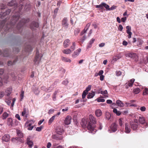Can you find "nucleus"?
Segmentation results:
<instances>
[{"label":"nucleus","instance_id":"c9c22d12","mask_svg":"<svg viewBox=\"0 0 148 148\" xmlns=\"http://www.w3.org/2000/svg\"><path fill=\"white\" fill-rule=\"evenodd\" d=\"M140 91V89L139 88H134L133 90V92L135 94H137Z\"/></svg>","mask_w":148,"mask_h":148},{"label":"nucleus","instance_id":"4be33fe9","mask_svg":"<svg viewBox=\"0 0 148 148\" xmlns=\"http://www.w3.org/2000/svg\"><path fill=\"white\" fill-rule=\"evenodd\" d=\"M95 40V39L93 38L91 39L87 45V49L91 48V47L92 44L93 43Z\"/></svg>","mask_w":148,"mask_h":148},{"label":"nucleus","instance_id":"69168bd1","mask_svg":"<svg viewBox=\"0 0 148 148\" xmlns=\"http://www.w3.org/2000/svg\"><path fill=\"white\" fill-rule=\"evenodd\" d=\"M29 122L27 121L26 122V123L25 124V125H27V126L30 127L31 126V124L30 123H29Z\"/></svg>","mask_w":148,"mask_h":148},{"label":"nucleus","instance_id":"aec40b11","mask_svg":"<svg viewBox=\"0 0 148 148\" xmlns=\"http://www.w3.org/2000/svg\"><path fill=\"white\" fill-rule=\"evenodd\" d=\"M90 23H88L86 25V26L85 27L83 31L81 33V35H82L84 34V33L86 32V31L88 29L89 27H90Z\"/></svg>","mask_w":148,"mask_h":148},{"label":"nucleus","instance_id":"c85d7f7f","mask_svg":"<svg viewBox=\"0 0 148 148\" xmlns=\"http://www.w3.org/2000/svg\"><path fill=\"white\" fill-rule=\"evenodd\" d=\"M7 79L8 78H7L5 79H2L1 78H0V86H1L3 85V82L5 83H7Z\"/></svg>","mask_w":148,"mask_h":148},{"label":"nucleus","instance_id":"4c0bfd02","mask_svg":"<svg viewBox=\"0 0 148 148\" xmlns=\"http://www.w3.org/2000/svg\"><path fill=\"white\" fill-rule=\"evenodd\" d=\"M92 86L91 85H88L86 88V89L85 90H84L85 92H88V91H90L91 88Z\"/></svg>","mask_w":148,"mask_h":148},{"label":"nucleus","instance_id":"f3484780","mask_svg":"<svg viewBox=\"0 0 148 148\" xmlns=\"http://www.w3.org/2000/svg\"><path fill=\"white\" fill-rule=\"evenodd\" d=\"M70 43V40L68 39H67L64 40L63 43V45L64 48L68 47Z\"/></svg>","mask_w":148,"mask_h":148},{"label":"nucleus","instance_id":"f704fd0d","mask_svg":"<svg viewBox=\"0 0 148 148\" xmlns=\"http://www.w3.org/2000/svg\"><path fill=\"white\" fill-rule=\"evenodd\" d=\"M101 94L103 95L105 97H108L107 95L108 92L107 90H105L104 91H101Z\"/></svg>","mask_w":148,"mask_h":148},{"label":"nucleus","instance_id":"6e6552de","mask_svg":"<svg viewBox=\"0 0 148 148\" xmlns=\"http://www.w3.org/2000/svg\"><path fill=\"white\" fill-rule=\"evenodd\" d=\"M27 143L29 147L31 148L32 147L34 143L33 141L30 140V136L28 137L27 138Z\"/></svg>","mask_w":148,"mask_h":148},{"label":"nucleus","instance_id":"7c9ffc66","mask_svg":"<svg viewBox=\"0 0 148 148\" xmlns=\"http://www.w3.org/2000/svg\"><path fill=\"white\" fill-rule=\"evenodd\" d=\"M113 112L116 114V115L118 116H119L121 114V112L117 110V109L116 108H114L113 110Z\"/></svg>","mask_w":148,"mask_h":148},{"label":"nucleus","instance_id":"13d9d810","mask_svg":"<svg viewBox=\"0 0 148 148\" xmlns=\"http://www.w3.org/2000/svg\"><path fill=\"white\" fill-rule=\"evenodd\" d=\"M24 91H22L21 92V93L20 95V96L21 98V99L22 100L23 99L24 97Z\"/></svg>","mask_w":148,"mask_h":148},{"label":"nucleus","instance_id":"39448f33","mask_svg":"<svg viewBox=\"0 0 148 148\" xmlns=\"http://www.w3.org/2000/svg\"><path fill=\"white\" fill-rule=\"evenodd\" d=\"M139 121L140 123L142 124H144L145 127H148V124L145 123V120L144 117L142 116H140L139 119Z\"/></svg>","mask_w":148,"mask_h":148},{"label":"nucleus","instance_id":"09e8293b","mask_svg":"<svg viewBox=\"0 0 148 148\" xmlns=\"http://www.w3.org/2000/svg\"><path fill=\"white\" fill-rule=\"evenodd\" d=\"M6 8V5L4 4H1L0 5V8L1 9H3Z\"/></svg>","mask_w":148,"mask_h":148},{"label":"nucleus","instance_id":"5fc2aeb1","mask_svg":"<svg viewBox=\"0 0 148 148\" xmlns=\"http://www.w3.org/2000/svg\"><path fill=\"white\" fill-rule=\"evenodd\" d=\"M119 124L120 126H122L123 124V121L121 119H120L119 120Z\"/></svg>","mask_w":148,"mask_h":148},{"label":"nucleus","instance_id":"0eeeda50","mask_svg":"<svg viewBox=\"0 0 148 148\" xmlns=\"http://www.w3.org/2000/svg\"><path fill=\"white\" fill-rule=\"evenodd\" d=\"M39 26V25L38 23L35 22H33L32 23L30 27L31 29L34 30H35L36 28H38Z\"/></svg>","mask_w":148,"mask_h":148},{"label":"nucleus","instance_id":"4468645a","mask_svg":"<svg viewBox=\"0 0 148 148\" xmlns=\"http://www.w3.org/2000/svg\"><path fill=\"white\" fill-rule=\"evenodd\" d=\"M56 132L57 133L61 135L64 132V130L62 127L58 126L56 128Z\"/></svg>","mask_w":148,"mask_h":148},{"label":"nucleus","instance_id":"9b49d317","mask_svg":"<svg viewBox=\"0 0 148 148\" xmlns=\"http://www.w3.org/2000/svg\"><path fill=\"white\" fill-rule=\"evenodd\" d=\"M81 49L79 48L75 51L72 55V57L73 58H75L77 57L79 54L81 52Z\"/></svg>","mask_w":148,"mask_h":148},{"label":"nucleus","instance_id":"dca6fc26","mask_svg":"<svg viewBox=\"0 0 148 148\" xmlns=\"http://www.w3.org/2000/svg\"><path fill=\"white\" fill-rule=\"evenodd\" d=\"M117 126L116 124L115 123L111 124L110 127L113 132H115L117 130Z\"/></svg>","mask_w":148,"mask_h":148},{"label":"nucleus","instance_id":"bb28decb","mask_svg":"<svg viewBox=\"0 0 148 148\" xmlns=\"http://www.w3.org/2000/svg\"><path fill=\"white\" fill-rule=\"evenodd\" d=\"M117 105L120 107H123L124 106V104L120 100H117L116 101Z\"/></svg>","mask_w":148,"mask_h":148},{"label":"nucleus","instance_id":"de8ad7c7","mask_svg":"<svg viewBox=\"0 0 148 148\" xmlns=\"http://www.w3.org/2000/svg\"><path fill=\"white\" fill-rule=\"evenodd\" d=\"M103 7H105L107 10H109V5L105 3H104Z\"/></svg>","mask_w":148,"mask_h":148},{"label":"nucleus","instance_id":"c03bdc74","mask_svg":"<svg viewBox=\"0 0 148 148\" xmlns=\"http://www.w3.org/2000/svg\"><path fill=\"white\" fill-rule=\"evenodd\" d=\"M58 93L57 91H55L53 93V101H55L56 100V95Z\"/></svg>","mask_w":148,"mask_h":148},{"label":"nucleus","instance_id":"393cba45","mask_svg":"<svg viewBox=\"0 0 148 148\" xmlns=\"http://www.w3.org/2000/svg\"><path fill=\"white\" fill-rule=\"evenodd\" d=\"M7 124L8 126L11 127L12 126L13 123L12 119L9 118L8 119Z\"/></svg>","mask_w":148,"mask_h":148},{"label":"nucleus","instance_id":"cd10ccee","mask_svg":"<svg viewBox=\"0 0 148 148\" xmlns=\"http://www.w3.org/2000/svg\"><path fill=\"white\" fill-rule=\"evenodd\" d=\"M62 60L63 61L65 62H71V60L70 59L64 57H62Z\"/></svg>","mask_w":148,"mask_h":148},{"label":"nucleus","instance_id":"49530a36","mask_svg":"<svg viewBox=\"0 0 148 148\" xmlns=\"http://www.w3.org/2000/svg\"><path fill=\"white\" fill-rule=\"evenodd\" d=\"M88 93L87 92L84 91L82 94V98L83 99L85 98L86 97V94Z\"/></svg>","mask_w":148,"mask_h":148},{"label":"nucleus","instance_id":"2f4dec72","mask_svg":"<svg viewBox=\"0 0 148 148\" xmlns=\"http://www.w3.org/2000/svg\"><path fill=\"white\" fill-rule=\"evenodd\" d=\"M56 117V115L53 116L49 120L48 123L49 125L51 124L54 120Z\"/></svg>","mask_w":148,"mask_h":148},{"label":"nucleus","instance_id":"8fccbe9b","mask_svg":"<svg viewBox=\"0 0 148 148\" xmlns=\"http://www.w3.org/2000/svg\"><path fill=\"white\" fill-rule=\"evenodd\" d=\"M123 29L122 26L121 25H119L118 27V29L120 31H122Z\"/></svg>","mask_w":148,"mask_h":148},{"label":"nucleus","instance_id":"0e129e2a","mask_svg":"<svg viewBox=\"0 0 148 148\" xmlns=\"http://www.w3.org/2000/svg\"><path fill=\"white\" fill-rule=\"evenodd\" d=\"M15 117L17 118L19 120H21V119L20 118L19 115L18 114H16L15 115Z\"/></svg>","mask_w":148,"mask_h":148},{"label":"nucleus","instance_id":"338daca9","mask_svg":"<svg viewBox=\"0 0 148 148\" xmlns=\"http://www.w3.org/2000/svg\"><path fill=\"white\" fill-rule=\"evenodd\" d=\"M51 145V143L50 142H49L47 143V148H50Z\"/></svg>","mask_w":148,"mask_h":148},{"label":"nucleus","instance_id":"473e14b6","mask_svg":"<svg viewBox=\"0 0 148 148\" xmlns=\"http://www.w3.org/2000/svg\"><path fill=\"white\" fill-rule=\"evenodd\" d=\"M138 127V125L137 123H135L131 125V128L133 130H136Z\"/></svg>","mask_w":148,"mask_h":148},{"label":"nucleus","instance_id":"052dcab7","mask_svg":"<svg viewBox=\"0 0 148 148\" xmlns=\"http://www.w3.org/2000/svg\"><path fill=\"white\" fill-rule=\"evenodd\" d=\"M105 43L104 42L101 43L99 44V47H103L105 45Z\"/></svg>","mask_w":148,"mask_h":148},{"label":"nucleus","instance_id":"9d476101","mask_svg":"<svg viewBox=\"0 0 148 148\" xmlns=\"http://www.w3.org/2000/svg\"><path fill=\"white\" fill-rule=\"evenodd\" d=\"M126 28L127 29L126 32L128 34L127 37L128 38H130L131 37L132 34V32H131V27L129 26H127L126 27Z\"/></svg>","mask_w":148,"mask_h":148},{"label":"nucleus","instance_id":"b1692460","mask_svg":"<svg viewBox=\"0 0 148 148\" xmlns=\"http://www.w3.org/2000/svg\"><path fill=\"white\" fill-rule=\"evenodd\" d=\"M95 93L94 92H89L87 96L88 99H91L95 95Z\"/></svg>","mask_w":148,"mask_h":148},{"label":"nucleus","instance_id":"58836bf2","mask_svg":"<svg viewBox=\"0 0 148 148\" xmlns=\"http://www.w3.org/2000/svg\"><path fill=\"white\" fill-rule=\"evenodd\" d=\"M104 3H103L99 5H96V8H100L101 9H103V8Z\"/></svg>","mask_w":148,"mask_h":148},{"label":"nucleus","instance_id":"3c124183","mask_svg":"<svg viewBox=\"0 0 148 148\" xmlns=\"http://www.w3.org/2000/svg\"><path fill=\"white\" fill-rule=\"evenodd\" d=\"M68 82H69L68 80L66 79L62 82V84L64 85H66L68 84Z\"/></svg>","mask_w":148,"mask_h":148},{"label":"nucleus","instance_id":"2eb2a0df","mask_svg":"<svg viewBox=\"0 0 148 148\" xmlns=\"http://www.w3.org/2000/svg\"><path fill=\"white\" fill-rule=\"evenodd\" d=\"M71 117L69 116H67L64 121L65 124L69 125L70 124L71 122Z\"/></svg>","mask_w":148,"mask_h":148},{"label":"nucleus","instance_id":"5701e85b","mask_svg":"<svg viewBox=\"0 0 148 148\" xmlns=\"http://www.w3.org/2000/svg\"><path fill=\"white\" fill-rule=\"evenodd\" d=\"M95 115L97 117H99L101 116L102 114V112L100 109L97 110L95 112Z\"/></svg>","mask_w":148,"mask_h":148},{"label":"nucleus","instance_id":"a878e982","mask_svg":"<svg viewBox=\"0 0 148 148\" xmlns=\"http://www.w3.org/2000/svg\"><path fill=\"white\" fill-rule=\"evenodd\" d=\"M62 51L64 53L66 54H69L71 52V50L69 49H64L62 50Z\"/></svg>","mask_w":148,"mask_h":148},{"label":"nucleus","instance_id":"7ed1b4c3","mask_svg":"<svg viewBox=\"0 0 148 148\" xmlns=\"http://www.w3.org/2000/svg\"><path fill=\"white\" fill-rule=\"evenodd\" d=\"M42 55L41 54H39L38 51H36V57L34 60V62L36 64H38L39 63L40 61L41 60V58Z\"/></svg>","mask_w":148,"mask_h":148},{"label":"nucleus","instance_id":"bf43d9fd","mask_svg":"<svg viewBox=\"0 0 148 148\" xmlns=\"http://www.w3.org/2000/svg\"><path fill=\"white\" fill-rule=\"evenodd\" d=\"M54 110L53 109H50L48 113L49 114H51L53 113L54 111Z\"/></svg>","mask_w":148,"mask_h":148},{"label":"nucleus","instance_id":"6e6d98bb","mask_svg":"<svg viewBox=\"0 0 148 148\" xmlns=\"http://www.w3.org/2000/svg\"><path fill=\"white\" fill-rule=\"evenodd\" d=\"M140 109L141 111L144 112L145 111L146 108L145 106H142L140 108Z\"/></svg>","mask_w":148,"mask_h":148},{"label":"nucleus","instance_id":"a19ab883","mask_svg":"<svg viewBox=\"0 0 148 148\" xmlns=\"http://www.w3.org/2000/svg\"><path fill=\"white\" fill-rule=\"evenodd\" d=\"M75 42L73 43L71 47V51H74L75 49Z\"/></svg>","mask_w":148,"mask_h":148},{"label":"nucleus","instance_id":"72a5a7b5","mask_svg":"<svg viewBox=\"0 0 148 148\" xmlns=\"http://www.w3.org/2000/svg\"><path fill=\"white\" fill-rule=\"evenodd\" d=\"M16 2L15 0H12L11 1L9 2L8 3V5L9 6H12L15 5Z\"/></svg>","mask_w":148,"mask_h":148},{"label":"nucleus","instance_id":"864d4df0","mask_svg":"<svg viewBox=\"0 0 148 148\" xmlns=\"http://www.w3.org/2000/svg\"><path fill=\"white\" fill-rule=\"evenodd\" d=\"M98 102H104L105 101V100L103 99L102 98H98L97 99Z\"/></svg>","mask_w":148,"mask_h":148},{"label":"nucleus","instance_id":"1a4fd4ad","mask_svg":"<svg viewBox=\"0 0 148 148\" xmlns=\"http://www.w3.org/2000/svg\"><path fill=\"white\" fill-rule=\"evenodd\" d=\"M10 136L8 134H5L2 138V140L3 141L5 142H8L10 141Z\"/></svg>","mask_w":148,"mask_h":148},{"label":"nucleus","instance_id":"f8f14e48","mask_svg":"<svg viewBox=\"0 0 148 148\" xmlns=\"http://www.w3.org/2000/svg\"><path fill=\"white\" fill-rule=\"evenodd\" d=\"M134 81L135 79H132L130 80L128 83H127L125 85L126 88H128L129 87L132 86Z\"/></svg>","mask_w":148,"mask_h":148},{"label":"nucleus","instance_id":"f03ea898","mask_svg":"<svg viewBox=\"0 0 148 148\" xmlns=\"http://www.w3.org/2000/svg\"><path fill=\"white\" fill-rule=\"evenodd\" d=\"M89 118L90 121L87 126L88 132L92 134H94L97 131V130L95 129V124L97 122L95 118L91 114L89 115Z\"/></svg>","mask_w":148,"mask_h":148},{"label":"nucleus","instance_id":"e433bc0d","mask_svg":"<svg viewBox=\"0 0 148 148\" xmlns=\"http://www.w3.org/2000/svg\"><path fill=\"white\" fill-rule=\"evenodd\" d=\"M8 114L6 112H5L2 115V118L3 119H5L8 117Z\"/></svg>","mask_w":148,"mask_h":148},{"label":"nucleus","instance_id":"a211bd4d","mask_svg":"<svg viewBox=\"0 0 148 148\" xmlns=\"http://www.w3.org/2000/svg\"><path fill=\"white\" fill-rule=\"evenodd\" d=\"M125 55V56L127 57L130 58H132L133 57H135L136 56V53H126Z\"/></svg>","mask_w":148,"mask_h":148},{"label":"nucleus","instance_id":"680f3d73","mask_svg":"<svg viewBox=\"0 0 148 148\" xmlns=\"http://www.w3.org/2000/svg\"><path fill=\"white\" fill-rule=\"evenodd\" d=\"M16 101V99L15 98H13L12 99V103H11V106L12 107H13L14 105V102H15Z\"/></svg>","mask_w":148,"mask_h":148},{"label":"nucleus","instance_id":"ea45409f","mask_svg":"<svg viewBox=\"0 0 148 148\" xmlns=\"http://www.w3.org/2000/svg\"><path fill=\"white\" fill-rule=\"evenodd\" d=\"M33 91L34 93L36 95H38L39 93V91L37 88H36Z\"/></svg>","mask_w":148,"mask_h":148},{"label":"nucleus","instance_id":"20e7f679","mask_svg":"<svg viewBox=\"0 0 148 148\" xmlns=\"http://www.w3.org/2000/svg\"><path fill=\"white\" fill-rule=\"evenodd\" d=\"M11 141L12 142L15 143L19 144L20 143L23 142L22 139L19 137H14L11 139Z\"/></svg>","mask_w":148,"mask_h":148},{"label":"nucleus","instance_id":"f257e3e1","mask_svg":"<svg viewBox=\"0 0 148 148\" xmlns=\"http://www.w3.org/2000/svg\"><path fill=\"white\" fill-rule=\"evenodd\" d=\"M11 10L10 9H8L6 11L3 13L1 12L0 14V31H4L3 32L5 34V32H6L7 31H10L11 30V28H13V26H14L16 22L19 19V15H15L13 16L10 21V23L9 24L8 21V20L9 18H6L5 19L1 20L3 19L6 16V15L9 14Z\"/></svg>","mask_w":148,"mask_h":148},{"label":"nucleus","instance_id":"412c9836","mask_svg":"<svg viewBox=\"0 0 148 148\" xmlns=\"http://www.w3.org/2000/svg\"><path fill=\"white\" fill-rule=\"evenodd\" d=\"M90 23H88L86 25V26L85 27L83 31L81 33V35H82L84 34V33L86 32V31L88 29L89 27H90Z\"/></svg>","mask_w":148,"mask_h":148},{"label":"nucleus","instance_id":"c756f323","mask_svg":"<svg viewBox=\"0 0 148 148\" xmlns=\"http://www.w3.org/2000/svg\"><path fill=\"white\" fill-rule=\"evenodd\" d=\"M12 89L11 88H8L5 91V92L7 95L8 96L10 95L11 93Z\"/></svg>","mask_w":148,"mask_h":148},{"label":"nucleus","instance_id":"37998d69","mask_svg":"<svg viewBox=\"0 0 148 148\" xmlns=\"http://www.w3.org/2000/svg\"><path fill=\"white\" fill-rule=\"evenodd\" d=\"M53 138L54 139H55L56 140H61L62 139V137H59L56 136H53Z\"/></svg>","mask_w":148,"mask_h":148},{"label":"nucleus","instance_id":"79ce46f5","mask_svg":"<svg viewBox=\"0 0 148 148\" xmlns=\"http://www.w3.org/2000/svg\"><path fill=\"white\" fill-rule=\"evenodd\" d=\"M143 95H148V88H145L144 90L143 93Z\"/></svg>","mask_w":148,"mask_h":148},{"label":"nucleus","instance_id":"4d7b16f0","mask_svg":"<svg viewBox=\"0 0 148 148\" xmlns=\"http://www.w3.org/2000/svg\"><path fill=\"white\" fill-rule=\"evenodd\" d=\"M116 75L117 76H119L121 75V72L119 71H116Z\"/></svg>","mask_w":148,"mask_h":148},{"label":"nucleus","instance_id":"423d86ee","mask_svg":"<svg viewBox=\"0 0 148 148\" xmlns=\"http://www.w3.org/2000/svg\"><path fill=\"white\" fill-rule=\"evenodd\" d=\"M62 25L63 27L65 29H67L68 27V20L66 18H64L62 21Z\"/></svg>","mask_w":148,"mask_h":148},{"label":"nucleus","instance_id":"a18cd8bd","mask_svg":"<svg viewBox=\"0 0 148 148\" xmlns=\"http://www.w3.org/2000/svg\"><path fill=\"white\" fill-rule=\"evenodd\" d=\"M53 87H52V86H51L50 87H49L48 88L46 89V92H51L52 90L53 89Z\"/></svg>","mask_w":148,"mask_h":148},{"label":"nucleus","instance_id":"603ef678","mask_svg":"<svg viewBox=\"0 0 148 148\" xmlns=\"http://www.w3.org/2000/svg\"><path fill=\"white\" fill-rule=\"evenodd\" d=\"M4 95V92L2 91H0V99L2 98Z\"/></svg>","mask_w":148,"mask_h":148},{"label":"nucleus","instance_id":"ddd939ff","mask_svg":"<svg viewBox=\"0 0 148 148\" xmlns=\"http://www.w3.org/2000/svg\"><path fill=\"white\" fill-rule=\"evenodd\" d=\"M125 132L126 133H129L131 131L130 126L129 124L126 123L125 125Z\"/></svg>","mask_w":148,"mask_h":148},{"label":"nucleus","instance_id":"774afa93","mask_svg":"<svg viewBox=\"0 0 148 148\" xmlns=\"http://www.w3.org/2000/svg\"><path fill=\"white\" fill-rule=\"evenodd\" d=\"M42 127H38L36 128V130L37 131L40 132L41 131Z\"/></svg>","mask_w":148,"mask_h":148},{"label":"nucleus","instance_id":"e2e57ef3","mask_svg":"<svg viewBox=\"0 0 148 148\" xmlns=\"http://www.w3.org/2000/svg\"><path fill=\"white\" fill-rule=\"evenodd\" d=\"M103 73V70H101L99 71L98 73L99 75L101 76L103 75L102 74Z\"/></svg>","mask_w":148,"mask_h":148},{"label":"nucleus","instance_id":"6ab92c4d","mask_svg":"<svg viewBox=\"0 0 148 148\" xmlns=\"http://www.w3.org/2000/svg\"><path fill=\"white\" fill-rule=\"evenodd\" d=\"M16 133L18 136L20 138H23V134L22 133V132L19 130H16Z\"/></svg>","mask_w":148,"mask_h":148}]
</instances>
